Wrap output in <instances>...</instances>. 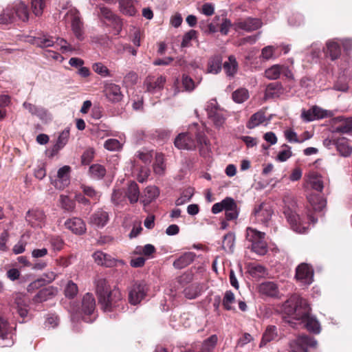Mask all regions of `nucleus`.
<instances>
[{"mask_svg":"<svg viewBox=\"0 0 352 352\" xmlns=\"http://www.w3.org/2000/svg\"><path fill=\"white\" fill-rule=\"evenodd\" d=\"M184 295L188 299H194L200 294V289L197 285H191L184 289Z\"/></svg>","mask_w":352,"mask_h":352,"instance_id":"obj_51","label":"nucleus"},{"mask_svg":"<svg viewBox=\"0 0 352 352\" xmlns=\"http://www.w3.org/2000/svg\"><path fill=\"white\" fill-rule=\"evenodd\" d=\"M278 337L277 328L275 326H268L264 331L259 347H264L268 342L274 340Z\"/></svg>","mask_w":352,"mask_h":352,"instance_id":"obj_22","label":"nucleus"},{"mask_svg":"<svg viewBox=\"0 0 352 352\" xmlns=\"http://www.w3.org/2000/svg\"><path fill=\"white\" fill-rule=\"evenodd\" d=\"M155 252V247L151 244H146V245L138 246L135 248V252L136 254H144V256H149Z\"/></svg>","mask_w":352,"mask_h":352,"instance_id":"obj_53","label":"nucleus"},{"mask_svg":"<svg viewBox=\"0 0 352 352\" xmlns=\"http://www.w3.org/2000/svg\"><path fill=\"white\" fill-rule=\"evenodd\" d=\"M23 106L32 116H37L41 120H47V119H49V115L47 111L42 107L36 106L28 102H25L23 104Z\"/></svg>","mask_w":352,"mask_h":352,"instance_id":"obj_19","label":"nucleus"},{"mask_svg":"<svg viewBox=\"0 0 352 352\" xmlns=\"http://www.w3.org/2000/svg\"><path fill=\"white\" fill-rule=\"evenodd\" d=\"M100 12L98 13L100 19H105L109 25H113L116 29L120 30L122 26L120 19L109 8L100 6Z\"/></svg>","mask_w":352,"mask_h":352,"instance_id":"obj_13","label":"nucleus"},{"mask_svg":"<svg viewBox=\"0 0 352 352\" xmlns=\"http://www.w3.org/2000/svg\"><path fill=\"white\" fill-rule=\"evenodd\" d=\"M126 195L131 203H135L138 201L140 191L138 184L135 182H131L129 184Z\"/></svg>","mask_w":352,"mask_h":352,"instance_id":"obj_39","label":"nucleus"},{"mask_svg":"<svg viewBox=\"0 0 352 352\" xmlns=\"http://www.w3.org/2000/svg\"><path fill=\"white\" fill-rule=\"evenodd\" d=\"M15 19L19 18L23 21H26L29 19V10L28 6L21 1H15L11 4Z\"/></svg>","mask_w":352,"mask_h":352,"instance_id":"obj_18","label":"nucleus"},{"mask_svg":"<svg viewBox=\"0 0 352 352\" xmlns=\"http://www.w3.org/2000/svg\"><path fill=\"white\" fill-rule=\"evenodd\" d=\"M95 262L99 265L107 267L115 265L116 261L110 255L102 252L97 251L93 254Z\"/></svg>","mask_w":352,"mask_h":352,"instance_id":"obj_20","label":"nucleus"},{"mask_svg":"<svg viewBox=\"0 0 352 352\" xmlns=\"http://www.w3.org/2000/svg\"><path fill=\"white\" fill-rule=\"evenodd\" d=\"M296 279L302 285H309L314 280V270L307 263H301L296 269Z\"/></svg>","mask_w":352,"mask_h":352,"instance_id":"obj_8","label":"nucleus"},{"mask_svg":"<svg viewBox=\"0 0 352 352\" xmlns=\"http://www.w3.org/2000/svg\"><path fill=\"white\" fill-rule=\"evenodd\" d=\"M197 31H195L194 30H190V31L186 32L183 36V39H182V41L181 43V47H189L190 44V41L192 39H195L197 38Z\"/></svg>","mask_w":352,"mask_h":352,"instance_id":"obj_52","label":"nucleus"},{"mask_svg":"<svg viewBox=\"0 0 352 352\" xmlns=\"http://www.w3.org/2000/svg\"><path fill=\"white\" fill-rule=\"evenodd\" d=\"M224 210L226 220H235L239 215L236 204L234 199L226 197L221 201L214 204L212 207V212L217 214Z\"/></svg>","mask_w":352,"mask_h":352,"instance_id":"obj_5","label":"nucleus"},{"mask_svg":"<svg viewBox=\"0 0 352 352\" xmlns=\"http://www.w3.org/2000/svg\"><path fill=\"white\" fill-rule=\"evenodd\" d=\"M55 43H56L58 46H60V50L62 53H66L69 52H72L74 48L72 46L68 43V42L63 38H56Z\"/></svg>","mask_w":352,"mask_h":352,"instance_id":"obj_54","label":"nucleus"},{"mask_svg":"<svg viewBox=\"0 0 352 352\" xmlns=\"http://www.w3.org/2000/svg\"><path fill=\"white\" fill-rule=\"evenodd\" d=\"M147 291V285L144 282L135 283L129 289L130 303L134 305L140 303L146 296Z\"/></svg>","mask_w":352,"mask_h":352,"instance_id":"obj_9","label":"nucleus"},{"mask_svg":"<svg viewBox=\"0 0 352 352\" xmlns=\"http://www.w3.org/2000/svg\"><path fill=\"white\" fill-rule=\"evenodd\" d=\"M194 195V189L188 188L182 191L179 198L175 201L177 206H182L188 202Z\"/></svg>","mask_w":352,"mask_h":352,"instance_id":"obj_43","label":"nucleus"},{"mask_svg":"<svg viewBox=\"0 0 352 352\" xmlns=\"http://www.w3.org/2000/svg\"><path fill=\"white\" fill-rule=\"evenodd\" d=\"M265 120L266 117L265 112L263 111H258L250 117L246 126L247 128L252 129L263 123Z\"/></svg>","mask_w":352,"mask_h":352,"instance_id":"obj_33","label":"nucleus"},{"mask_svg":"<svg viewBox=\"0 0 352 352\" xmlns=\"http://www.w3.org/2000/svg\"><path fill=\"white\" fill-rule=\"evenodd\" d=\"M78 293V287L72 281H69L65 289V296L68 298H74Z\"/></svg>","mask_w":352,"mask_h":352,"instance_id":"obj_55","label":"nucleus"},{"mask_svg":"<svg viewBox=\"0 0 352 352\" xmlns=\"http://www.w3.org/2000/svg\"><path fill=\"white\" fill-rule=\"evenodd\" d=\"M281 74L280 65L276 64L271 66L265 71V76L269 80H276Z\"/></svg>","mask_w":352,"mask_h":352,"instance_id":"obj_41","label":"nucleus"},{"mask_svg":"<svg viewBox=\"0 0 352 352\" xmlns=\"http://www.w3.org/2000/svg\"><path fill=\"white\" fill-rule=\"evenodd\" d=\"M258 292L261 295L270 297H276L279 293L277 284L272 281L261 283L258 286Z\"/></svg>","mask_w":352,"mask_h":352,"instance_id":"obj_17","label":"nucleus"},{"mask_svg":"<svg viewBox=\"0 0 352 352\" xmlns=\"http://www.w3.org/2000/svg\"><path fill=\"white\" fill-rule=\"evenodd\" d=\"M138 74L134 72H130L124 77L123 83L126 86H132L137 83Z\"/></svg>","mask_w":352,"mask_h":352,"instance_id":"obj_56","label":"nucleus"},{"mask_svg":"<svg viewBox=\"0 0 352 352\" xmlns=\"http://www.w3.org/2000/svg\"><path fill=\"white\" fill-rule=\"evenodd\" d=\"M235 236L232 232H229L223 236L222 248L228 253H232L234 247Z\"/></svg>","mask_w":352,"mask_h":352,"instance_id":"obj_37","label":"nucleus"},{"mask_svg":"<svg viewBox=\"0 0 352 352\" xmlns=\"http://www.w3.org/2000/svg\"><path fill=\"white\" fill-rule=\"evenodd\" d=\"M336 148L342 157H347L352 153V146L349 145L348 140L345 138L336 139Z\"/></svg>","mask_w":352,"mask_h":352,"instance_id":"obj_21","label":"nucleus"},{"mask_svg":"<svg viewBox=\"0 0 352 352\" xmlns=\"http://www.w3.org/2000/svg\"><path fill=\"white\" fill-rule=\"evenodd\" d=\"M218 341L216 335H212L202 343L199 352H212Z\"/></svg>","mask_w":352,"mask_h":352,"instance_id":"obj_36","label":"nucleus"},{"mask_svg":"<svg viewBox=\"0 0 352 352\" xmlns=\"http://www.w3.org/2000/svg\"><path fill=\"white\" fill-rule=\"evenodd\" d=\"M291 228L296 232L303 234L310 228L309 221H290Z\"/></svg>","mask_w":352,"mask_h":352,"instance_id":"obj_40","label":"nucleus"},{"mask_svg":"<svg viewBox=\"0 0 352 352\" xmlns=\"http://www.w3.org/2000/svg\"><path fill=\"white\" fill-rule=\"evenodd\" d=\"M261 26V21L256 18H248L244 20H240L235 23L236 29L243 30L247 32L258 30Z\"/></svg>","mask_w":352,"mask_h":352,"instance_id":"obj_15","label":"nucleus"},{"mask_svg":"<svg viewBox=\"0 0 352 352\" xmlns=\"http://www.w3.org/2000/svg\"><path fill=\"white\" fill-rule=\"evenodd\" d=\"M166 81V78L164 76H160L158 77L148 76L144 80V86L147 92L155 94L164 88Z\"/></svg>","mask_w":352,"mask_h":352,"instance_id":"obj_10","label":"nucleus"},{"mask_svg":"<svg viewBox=\"0 0 352 352\" xmlns=\"http://www.w3.org/2000/svg\"><path fill=\"white\" fill-rule=\"evenodd\" d=\"M60 202L61 206L67 210H72L74 206V201L66 195H62L60 196Z\"/></svg>","mask_w":352,"mask_h":352,"instance_id":"obj_62","label":"nucleus"},{"mask_svg":"<svg viewBox=\"0 0 352 352\" xmlns=\"http://www.w3.org/2000/svg\"><path fill=\"white\" fill-rule=\"evenodd\" d=\"M69 138V129H65L60 133L56 144L54 145L52 152V155L56 154L60 149H62L67 143Z\"/></svg>","mask_w":352,"mask_h":352,"instance_id":"obj_23","label":"nucleus"},{"mask_svg":"<svg viewBox=\"0 0 352 352\" xmlns=\"http://www.w3.org/2000/svg\"><path fill=\"white\" fill-rule=\"evenodd\" d=\"M96 291L100 303L104 311H110L116 302L120 299L121 296L118 290H111L107 280L98 278L95 281Z\"/></svg>","mask_w":352,"mask_h":352,"instance_id":"obj_3","label":"nucleus"},{"mask_svg":"<svg viewBox=\"0 0 352 352\" xmlns=\"http://www.w3.org/2000/svg\"><path fill=\"white\" fill-rule=\"evenodd\" d=\"M340 44V39L330 40L327 42L325 53L331 60H335L340 57L341 54Z\"/></svg>","mask_w":352,"mask_h":352,"instance_id":"obj_16","label":"nucleus"},{"mask_svg":"<svg viewBox=\"0 0 352 352\" xmlns=\"http://www.w3.org/2000/svg\"><path fill=\"white\" fill-rule=\"evenodd\" d=\"M309 201L312 206L314 210L320 211L325 208L327 201L318 195H311L309 197Z\"/></svg>","mask_w":352,"mask_h":352,"instance_id":"obj_44","label":"nucleus"},{"mask_svg":"<svg viewBox=\"0 0 352 352\" xmlns=\"http://www.w3.org/2000/svg\"><path fill=\"white\" fill-rule=\"evenodd\" d=\"M67 16L71 21V28L74 35L78 41H82L85 38L84 24L79 11L76 8H71L67 12Z\"/></svg>","mask_w":352,"mask_h":352,"instance_id":"obj_7","label":"nucleus"},{"mask_svg":"<svg viewBox=\"0 0 352 352\" xmlns=\"http://www.w3.org/2000/svg\"><path fill=\"white\" fill-rule=\"evenodd\" d=\"M182 85L187 91H191L195 88L193 80L186 75H183L182 76Z\"/></svg>","mask_w":352,"mask_h":352,"instance_id":"obj_61","label":"nucleus"},{"mask_svg":"<svg viewBox=\"0 0 352 352\" xmlns=\"http://www.w3.org/2000/svg\"><path fill=\"white\" fill-rule=\"evenodd\" d=\"M160 191L156 186H148L144 190L142 196V201L144 206L154 201L159 195Z\"/></svg>","mask_w":352,"mask_h":352,"instance_id":"obj_24","label":"nucleus"},{"mask_svg":"<svg viewBox=\"0 0 352 352\" xmlns=\"http://www.w3.org/2000/svg\"><path fill=\"white\" fill-rule=\"evenodd\" d=\"M15 304L16 305L17 312L20 316L21 318L26 317L28 313V299L25 296L18 295L15 299Z\"/></svg>","mask_w":352,"mask_h":352,"instance_id":"obj_29","label":"nucleus"},{"mask_svg":"<svg viewBox=\"0 0 352 352\" xmlns=\"http://www.w3.org/2000/svg\"><path fill=\"white\" fill-rule=\"evenodd\" d=\"M250 273L254 277H262L265 274V268L261 265H255L250 268Z\"/></svg>","mask_w":352,"mask_h":352,"instance_id":"obj_58","label":"nucleus"},{"mask_svg":"<svg viewBox=\"0 0 352 352\" xmlns=\"http://www.w3.org/2000/svg\"><path fill=\"white\" fill-rule=\"evenodd\" d=\"M265 233L248 228L246 238L252 243L251 249L258 255H264L267 252V244L264 239Z\"/></svg>","mask_w":352,"mask_h":352,"instance_id":"obj_6","label":"nucleus"},{"mask_svg":"<svg viewBox=\"0 0 352 352\" xmlns=\"http://www.w3.org/2000/svg\"><path fill=\"white\" fill-rule=\"evenodd\" d=\"M94 157V151L93 148L87 149L81 157V162L82 164H89Z\"/></svg>","mask_w":352,"mask_h":352,"instance_id":"obj_60","label":"nucleus"},{"mask_svg":"<svg viewBox=\"0 0 352 352\" xmlns=\"http://www.w3.org/2000/svg\"><path fill=\"white\" fill-rule=\"evenodd\" d=\"M249 98V92L245 88H240L232 93V99L236 103H243Z\"/></svg>","mask_w":352,"mask_h":352,"instance_id":"obj_42","label":"nucleus"},{"mask_svg":"<svg viewBox=\"0 0 352 352\" xmlns=\"http://www.w3.org/2000/svg\"><path fill=\"white\" fill-rule=\"evenodd\" d=\"M135 0H120V10L122 13L128 16H134L136 13L135 8Z\"/></svg>","mask_w":352,"mask_h":352,"instance_id":"obj_28","label":"nucleus"},{"mask_svg":"<svg viewBox=\"0 0 352 352\" xmlns=\"http://www.w3.org/2000/svg\"><path fill=\"white\" fill-rule=\"evenodd\" d=\"M221 57L220 56H214L208 60L207 73L217 74L221 71Z\"/></svg>","mask_w":352,"mask_h":352,"instance_id":"obj_31","label":"nucleus"},{"mask_svg":"<svg viewBox=\"0 0 352 352\" xmlns=\"http://www.w3.org/2000/svg\"><path fill=\"white\" fill-rule=\"evenodd\" d=\"M238 63L234 56H230L228 60L223 64V69L226 74L229 76H233L237 71Z\"/></svg>","mask_w":352,"mask_h":352,"instance_id":"obj_35","label":"nucleus"},{"mask_svg":"<svg viewBox=\"0 0 352 352\" xmlns=\"http://www.w3.org/2000/svg\"><path fill=\"white\" fill-rule=\"evenodd\" d=\"M92 67L96 73L103 77H107L110 75L108 68L101 63H94Z\"/></svg>","mask_w":352,"mask_h":352,"instance_id":"obj_57","label":"nucleus"},{"mask_svg":"<svg viewBox=\"0 0 352 352\" xmlns=\"http://www.w3.org/2000/svg\"><path fill=\"white\" fill-rule=\"evenodd\" d=\"M15 19V14L14 13L11 4L8 5L2 12L0 13V24L7 25L12 23Z\"/></svg>","mask_w":352,"mask_h":352,"instance_id":"obj_34","label":"nucleus"},{"mask_svg":"<svg viewBox=\"0 0 352 352\" xmlns=\"http://www.w3.org/2000/svg\"><path fill=\"white\" fill-rule=\"evenodd\" d=\"M89 174L94 179H101L106 175V169L102 165L93 164L89 167Z\"/></svg>","mask_w":352,"mask_h":352,"instance_id":"obj_38","label":"nucleus"},{"mask_svg":"<svg viewBox=\"0 0 352 352\" xmlns=\"http://www.w3.org/2000/svg\"><path fill=\"white\" fill-rule=\"evenodd\" d=\"M195 135L196 140L192 133H179L175 140V146L179 149L193 150L198 146L200 154L204 157L208 156L210 148L205 134L203 132H197Z\"/></svg>","mask_w":352,"mask_h":352,"instance_id":"obj_2","label":"nucleus"},{"mask_svg":"<svg viewBox=\"0 0 352 352\" xmlns=\"http://www.w3.org/2000/svg\"><path fill=\"white\" fill-rule=\"evenodd\" d=\"M282 87L280 83H270L265 89L264 98L265 100H268L270 98H278L282 94Z\"/></svg>","mask_w":352,"mask_h":352,"instance_id":"obj_26","label":"nucleus"},{"mask_svg":"<svg viewBox=\"0 0 352 352\" xmlns=\"http://www.w3.org/2000/svg\"><path fill=\"white\" fill-rule=\"evenodd\" d=\"M33 44L36 46L45 48L52 47L55 44L54 38L48 34H42L34 37Z\"/></svg>","mask_w":352,"mask_h":352,"instance_id":"obj_27","label":"nucleus"},{"mask_svg":"<svg viewBox=\"0 0 352 352\" xmlns=\"http://www.w3.org/2000/svg\"><path fill=\"white\" fill-rule=\"evenodd\" d=\"M235 302V296L232 292L226 291L223 299V306L227 310H234V308L232 306V304Z\"/></svg>","mask_w":352,"mask_h":352,"instance_id":"obj_47","label":"nucleus"},{"mask_svg":"<svg viewBox=\"0 0 352 352\" xmlns=\"http://www.w3.org/2000/svg\"><path fill=\"white\" fill-rule=\"evenodd\" d=\"M64 226L76 234H82L86 231L84 221H64Z\"/></svg>","mask_w":352,"mask_h":352,"instance_id":"obj_32","label":"nucleus"},{"mask_svg":"<svg viewBox=\"0 0 352 352\" xmlns=\"http://www.w3.org/2000/svg\"><path fill=\"white\" fill-rule=\"evenodd\" d=\"M312 111L314 112L316 120L322 119L331 116L330 111L324 110L318 106H314L312 107Z\"/></svg>","mask_w":352,"mask_h":352,"instance_id":"obj_59","label":"nucleus"},{"mask_svg":"<svg viewBox=\"0 0 352 352\" xmlns=\"http://www.w3.org/2000/svg\"><path fill=\"white\" fill-rule=\"evenodd\" d=\"M52 294V289L49 288H45L38 292V293L35 296L36 301H45Z\"/></svg>","mask_w":352,"mask_h":352,"instance_id":"obj_63","label":"nucleus"},{"mask_svg":"<svg viewBox=\"0 0 352 352\" xmlns=\"http://www.w3.org/2000/svg\"><path fill=\"white\" fill-rule=\"evenodd\" d=\"M122 146V144L116 139H108L104 144V147L110 151H118Z\"/></svg>","mask_w":352,"mask_h":352,"instance_id":"obj_50","label":"nucleus"},{"mask_svg":"<svg viewBox=\"0 0 352 352\" xmlns=\"http://www.w3.org/2000/svg\"><path fill=\"white\" fill-rule=\"evenodd\" d=\"M282 312L291 324H303L310 332L319 333L320 324L316 318L310 314V308L306 300L298 295H293L282 305Z\"/></svg>","mask_w":352,"mask_h":352,"instance_id":"obj_1","label":"nucleus"},{"mask_svg":"<svg viewBox=\"0 0 352 352\" xmlns=\"http://www.w3.org/2000/svg\"><path fill=\"white\" fill-rule=\"evenodd\" d=\"M206 111L208 118L212 122L216 128L223 127L227 118L226 111L221 109L215 99L207 102Z\"/></svg>","mask_w":352,"mask_h":352,"instance_id":"obj_4","label":"nucleus"},{"mask_svg":"<svg viewBox=\"0 0 352 352\" xmlns=\"http://www.w3.org/2000/svg\"><path fill=\"white\" fill-rule=\"evenodd\" d=\"M96 302L92 294H86L82 299V311L85 314L91 315L95 310Z\"/></svg>","mask_w":352,"mask_h":352,"instance_id":"obj_30","label":"nucleus"},{"mask_svg":"<svg viewBox=\"0 0 352 352\" xmlns=\"http://www.w3.org/2000/svg\"><path fill=\"white\" fill-rule=\"evenodd\" d=\"M275 47L272 45L265 47L261 51V56L265 60L272 58L274 55Z\"/></svg>","mask_w":352,"mask_h":352,"instance_id":"obj_64","label":"nucleus"},{"mask_svg":"<svg viewBox=\"0 0 352 352\" xmlns=\"http://www.w3.org/2000/svg\"><path fill=\"white\" fill-rule=\"evenodd\" d=\"M31 6L33 13L36 16H39L42 15L45 7V0H32Z\"/></svg>","mask_w":352,"mask_h":352,"instance_id":"obj_48","label":"nucleus"},{"mask_svg":"<svg viewBox=\"0 0 352 352\" xmlns=\"http://www.w3.org/2000/svg\"><path fill=\"white\" fill-rule=\"evenodd\" d=\"M153 170L157 175H162L165 170L164 163V155L162 153H155V162L153 165Z\"/></svg>","mask_w":352,"mask_h":352,"instance_id":"obj_46","label":"nucleus"},{"mask_svg":"<svg viewBox=\"0 0 352 352\" xmlns=\"http://www.w3.org/2000/svg\"><path fill=\"white\" fill-rule=\"evenodd\" d=\"M13 343L11 328L4 319L0 318V346H10Z\"/></svg>","mask_w":352,"mask_h":352,"instance_id":"obj_12","label":"nucleus"},{"mask_svg":"<svg viewBox=\"0 0 352 352\" xmlns=\"http://www.w3.org/2000/svg\"><path fill=\"white\" fill-rule=\"evenodd\" d=\"M309 183L310 184L312 188L318 190L322 191L323 189V182L320 175L316 173H311L309 175Z\"/></svg>","mask_w":352,"mask_h":352,"instance_id":"obj_45","label":"nucleus"},{"mask_svg":"<svg viewBox=\"0 0 352 352\" xmlns=\"http://www.w3.org/2000/svg\"><path fill=\"white\" fill-rule=\"evenodd\" d=\"M70 167L64 166L57 172V178L52 179V184L58 189H63L69 184Z\"/></svg>","mask_w":352,"mask_h":352,"instance_id":"obj_14","label":"nucleus"},{"mask_svg":"<svg viewBox=\"0 0 352 352\" xmlns=\"http://www.w3.org/2000/svg\"><path fill=\"white\" fill-rule=\"evenodd\" d=\"M195 256L193 252H185L174 261L173 266L176 269H183L193 261Z\"/></svg>","mask_w":352,"mask_h":352,"instance_id":"obj_25","label":"nucleus"},{"mask_svg":"<svg viewBox=\"0 0 352 352\" xmlns=\"http://www.w3.org/2000/svg\"><path fill=\"white\" fill-rule=\"evenodd\" d=\"M153 156V151L143 148L137 152L136 157L142 160L144 164L151 163Z\"/></svg>","mask_w":352,"mask_h":352,"instance_id":"obj_49","label":"nucleus"},{"mask_svg":"<svg viewBox=\"0 0 352 352\" xmlns=\"http://www.w3.org/2000/svg\"><path fill=\"white\" fill-rule=\"evenodd\" d=\"M104 93L108 100L113 103L120 102L124 96L120 87L113 82H107L104 85Z\"/></svg>","mask_w":352,"mask_h":352,"instance_id":"obj_11","label":"nucleus"}]
</instances>
